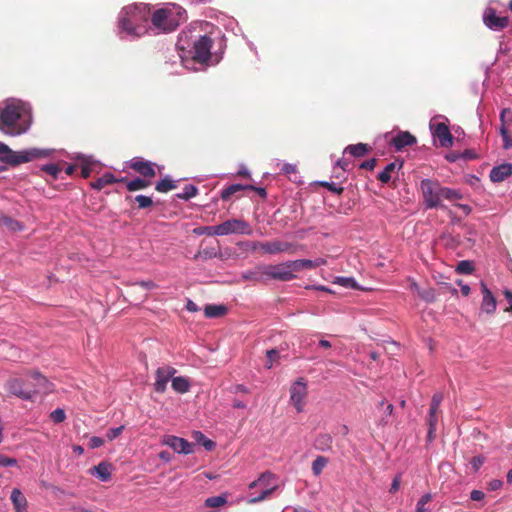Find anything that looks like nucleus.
<instances>
[{
    "label": "nucleus",
    "instance_id": "obj_1",
    "mask_svg": "<svg viewBox=\"0 0 512 512\" xmlns=\"http://www.w3.org/2000/svg\"><path fill=\"white\" fill-rule=\"evenodd\" d=\"M7 391L25 401H34L39 393H48L52 384L37 371H33L22 378H13L6 383Z\"/></svg>",
    "mask_w": 512,
    "mask_h": 512
},
{
    "label": "nucleus",
    "instance_id": "obj_2",
    "mask_svg": "<svg viewBox=\"0 0 512 512\" xmlns=\"http://www.w3.org/2000/svg\"><path fill=\"white\" fill-rule=\"evenodd\" d=\"M31 125V115L20 101H10L0 109V130L10 136L25 133Z\"/></svg>",
    "mask_w": 512,
    "mask_h": 512
},
{
    "label": "nucleus",
    "instance_id": "obj_3",
    "mask_svg": "<svg viewBox=\"0 0 512 512\" xmlns=\"http://www.w3.org/2000/svg\"><path fill=\"white\" fill-rule=\"evenodd\" d=\"M420 191L426 209L445 208L442 201H456L462 199L460 191L442 186L437 180L422 179Z\"/></svg>",
    "mask_w": 512,
    "mask_h": 512
},
{
    "label": "nucleus",
    "instance_id": "obj_4",
    "mask_svg": "<svg viewBox=\"0 0 512 512\" xmlns=\"http://www.w3.org/2000/svg\"><path fill=\"white\" fill-rule=\"evenodd\" d=\"M150 10L146 4H134L122 9L119 16V28L134 37L145 33Z\"/></svg>",
    "mask_w": 512,
    "mask_h": 512
},
{
    "label": "nucleus",
    "instance_id": "obj_5",
    "mask_svg": "<svg viewBox=\"0 0 512 512\" xmlns=\"http://www.w3.org/2000/svg\"><path fill=\"white\" fill-rule=\"evenodd\" d=\"M190 32L182 31L177 47L179 50H188L192 60L198 63H206L211 57V48L213 41L208 35H199L193 37L189 35Z\"/></svg>",
    "mask_w": 512,
    "mask_h": 512
},
{
    "label": "nucleus",
    "instance_id": "obj_6",
    "mask_svg": "<svg viewBox=\"0 0 512 512\" xmlns=\"http://www.w3.org/2000/svg\"><path fill=\"white\" fill-rule=\"evenodd\" d=\"M185 13L182 7L171 4L154 11L151 16V22L158 30L171 32L185 19Z\"/></svg>",
    "mask_w": 512,
    "mask_h": 512
},
{
    "label": "nucleus",
    "instance_id": "obj_7",
    "mask_svg": "<svg viewBox=\"0 0 512 512\" xmlns=\"http://www.w3.org/2000/svg\"><path fill=\"white\" fill-rule=\"evenodd\" d=\"M47 154L43 150L30 149L15 152L3 142H0V161L10 166H17L22 163L30 162L37 158L45 157Z\"/></svg>",
    "mask_w": 512,
    "mask_h": 512
},
{
    "label": "nucleus",
    "instance_id": "obj_8",
    "mask_svg": "<svg viewBox=\"0 0 512 512\" xmlns=\"http://www.w3.org/2000/svg\"><path fill=\"white\" fill-rule=\"evenodd\" d=\"M264 274H266V280L272 279L281 282L291 281L296 278L292 261H286L275 265H264Z\"/></svg>",
    "mask_w": 512,
    "mask_h": 512
},
{
    "label": "nucleus",
    "instance_id": "obj_9",
    "mask_svg": "<svg viewBox=\"0 0 512 512\" xmlns=\"http://www.w3.org/2000/svg\"><path fill=\"white\" fill-rule=\"evenodd\" d=\"M216 236H224L229 234H246L252 233L251 226L241 219H229L219 225H216Z\"/></svg>",
    "mask_w": 512,
    "mask_h": 512
},
{
    "label": "nucleus",
    "instance_id": "obj_10",
    "mask_svg": "<svg viewBox=\"0 0 512 512\" xmlns=\"http://www.w3.org/2000/svg\"><path fill=\"white\" fill-rule=\"evenodd\" d=\"M274 478L273 474L270 472H265L260 475V477L250 483L249 488L253 489L259 487L262 489L261 493L258 496L253 497L249 502L250 503H258L266 498H268L273 491L276 489V486H270V481Z\"/></svg>",
    "mask_w": 512,
    "mask_h": 512
},
{
    "label": "nucleus",
    "instance_id": "obj_11",
    "mask_svg": "<svg viewBox=\"0 0 512 512\" xmlns=\"http://www.w3.org/2000/svg\"><path fill=\"white\" fill-rule=\"evenodd\" d=\"M307 393V384L303 378H299L290 388V402L298 413L304 409Z\"/></svg>",
    "mask_w": 512,
    "mask_h": 512
},
{
    "label": "nucleus",
    "instance_id": "obj_12",
    "mask_svg": "<svg viewBox=\"0 0 512 512\" xmlns=\"http://www.w3.org/2000/svg\"><path fill=\"white\" fill-rule=\"evenodd\" d=\"M176 372L177 370L169 365L157 368L155 372L154 390L157 393H164L167 389L168 382L172 379Z\"/></svg>",
    "mask_w": 512,
    "mask_h": 512
},
{
    "label": "nucleus",
    "instance_id": "obj_13",
    "mask_svg": "<svg viewBox=\"0 0 512 512\" xmlns=\"http://www.w3.org/2000/svg\"><path fill=\"white\" fill-rule=\"evenodd\" d=\"M129 167L136 173L140 174L143 178H146L148 180L156 176V164L151 161L144 160L138 157L133 158L129 162Z\"/></svg>",
    "mask_w": 512,
    "mask_h": 512
},
{
    "label": "nucleus",
    "instance_id": "obj_14",
    "mask_svg": "<svg viewBox=\"0 0 512 512\" xmlns=\"http://www.w3.org/2000/svg\"><path fill=\"white\" fill-rule=\"evenodd\" d=\"M483 22L489 29L498 31L508 26L509 18L497 16L493 8H487L483 14Z\"/></svg>",
    "mask_w": 512,
    "mask_h": 512
},
{
    "label": "nucleus",
    "instance_id": "obj_15",
    "mask_svg": "<svg viewBox=\"0 0 512 512\" xmlns=\"http://www.w3.org/2000/svg\"><path fill=\"white\" fill-rule=\"evenodd\" d=\"M293 245L289 242L273 240L259 244V249L265 254H278L282 252H289Z\"/></svg>",
    "mask_w": 512,
    "mask_h": 512
},
{
    "label": "nucleus",
    "instance_id": "obj_16",
    "mask_svg": "<svg viewBox=\"0 0 512 512\" xmlns=\"http://www.w3.org/2000/svg\"><path fill=\"white\" fill-rule=\"evenodd\" d=\"M164 444L172 448L177 453L190 454L193 452V444L177 436H167L164 439Z\"/></svg>",
    "mask_w": 512,
    "mask_h": 512
},
{
    "label": "nucleus",
    "instance_id": "obj_17",
    "mask_svg": "<svg viewBox=\"0 0 512 512\" xmlns=\"http://www.w3.org/2000/svg\"><path fill=\"white\" fill-rule=\"evenodd\" d=\"M481 292H482V303L481 309L488 314H492L496 311L497 302L492 292L488 289L484 282H481Z\"/></svg>",
    "mask_w": 512,
    "mask_h": 512
},
{
    "label": "nucleus",
    "instance_id": "obj_18",
    "mask_svg": "<svg viewBox=\"0 0 512 512\" xmlns=\"http://www.w3.org/2000/svg\"><path fill=\"white\" fill-rule=\"evenodd\" d=\"M434 135L439 139L442 147H450L453 144V137L445 123H438L434 129Z\"/></svg>",
    "mask_w": 512,
    "mask_h": 512
},
{
    "label": "nucleus",
    "instance_id": "obj_19",
    "mask_svg": "<svg viewBox=\"0 0 512 512\" xmlns=\"http://www.w3.org/2000/svg\"><path fill=\"white\" fill-rule=\"evenodd\" d=\"M512 174V164L504 163L494 167L490 172V179L494 183L504 181Z\"/></svg>",
    "mask_w": 512,
    "mask_h": 512
},
{
    "label": "nucleus",
    "instance_id": "obj_20",
    "mask_svg": "<svg viewBox=\"0 0 512 512\" xmlns=\"http://www.w3.org/2000/svg\"><path fill=\"white\" fill-rule=\"evenodd\" d=\"M392 145L397 150H402L406 146H411L416 143V138L408 131L399 132L391 141Z\"/></svg>",
    "mask_w": 512,
    "mask_h": 512
},
{
    "label": "nucleus",
    "instance_id": "obj_21",
    "mask_svg": "<svg viewBox=\"0 0 512 512\" xmlns=\"http://www.w3.org/2000/svg\"><path fill=\"white\" fill-rule=\"evenodd\" d=\"M241 278L245 281L264 282L266 274H264V265H258L253 270L242 273Z\"/></svg>",
    "mask_w": 512,
    "mask_h": 512
},
{
    "label": "nucleus",
    "instance_id": "obj_22",
    "mask_svg": "<svg viewBox=\"0 0 512 512\" xmlns=\"http://www.w3.org/2000/svg\"><path fill=\"white\" fill-rule=\"evenodd\" d=\"M120 182L126 183V188L130 192L145 189L151 185V181L146 178H135L133 180H127V178L119 179Z\"/></svg>",
    "mask_w": 512,
    "mask_h": 512
},
{
    "label": "nucleus",
    "instance_id": "obj_23",
    "mask_svg": "<svg viewBox=\"0 0 512 512\" xmlns=\"http://www.w3.org/2000/svg\"><path fill=\"white\" fill-rule=\"evenodd\" d=\"M10 498L16 512H26L27 500L18 488L12 490Z\"/></svg>",
    "mask_w": 512,
    "mask_h": 512
},
{
    "label": "nucleus",
    "instance_id": "obj_24",
    "mask_svg": "<svg viewBox=\"0 0 512 512\" xmlns=\"http://www.w3.org/2000/svg\"><path fill=\"white\" fill-rule=\"evenodd\" d=\"M324 263H325V261L322 259H318L315 261L308 260V259H299V260L292 261L294 272L302 271L305 269H313V268H316Z\"/></svg>",
    "mask_w": 512,
    "mask_h": 512
},
{
    "label": "nucleus",
    "instance_id": "obj_25",
    "mask_svg": "<svg viewBox=\"0 0 512 512\" xmlns=\"http://www.w3.org/2000/svg\"><path fill=\"white\" fill-rule=\"evenodd\" d=\"M171 386L175 392L184 394L190 390L191 384L187 377H184V376L174 377L173 376L171 379Z\"/></svg>",
    "mask_w": 512,
    "mask_h": 512
},
{
    "label": "nucleus",
    "instance_id": "obj_26",
    "mask_svg": "<svg viewBox=\"0 0 512 512\" xmlns=\"http://www.w3.org/2000/svg\"><path fill=\"white\" fill-rule=\"evenodd\" d=\"M92 474L99 478L101 481H108L111 477V464L107 462H101L94 466Z\"/></svg>",
    "mask_w": 512,
    "mask_h": 512
},
{
    "label": "nucleus",
    "instance_id": "obj_27",
    "mask_svg": "<svg viewBox=\"0 0 512 512\" xmlns=\"http://www.w3.org/2000/svg\"><path fill=\"white\" fill-rule=\"evenodd\" d=\"M220 254L219 245L217 246H207L201 250H199L194 255V260L202 259V260H209L212 258H216Z\"/></svg>",
    "mask_w": 512,
    "mask_h": 512
},
{
    "label": "nucleus",
    "instance_id": "obj_28",
    "mask_svg": "<svg viewBox=\"0 0 512 512\" xmlns=\"http://www.w3.org/2000/svg\"><path fill=\"white\" fill-rule=\"evenodd\" d=\"M333 438L330 434H319L314 442L315 449L319 451H327L332 447Z\"/></svg>",
    "mask_w": 512,
    "mask_h": 512
},
{
    "label": "nucleus",
    "instance_id": "obj_29",
    "mask_svg": "<svg viewBox=\"0 0 512 512\" xmlns=\"http://www.w3.org/2000/svg\"><path fill=\"white\" fill-rule=\"evenodd\" d=\"M227 313V307L224 305L208 304L204 308V315L207 318L222 317Z\"/></svg>",
    "mask_w": 512,
    "mask_h": 512
},
{
    "label": "nucleus",
    "instance_id": "obj_30",
    "mask_svg": "<svg viewBox=\"0 0 512 512\" xmlns=\"http://www.w3.org/2000/svg\"><path fill=\"white\" fill-rule=\"evenodd\" d=\"M0 225L6 227L9 231L17 232L24 229L23 223L7 215L0 216Z\"/></svg>",
    "mask_w": 512,
    "mask_h": 512
},
{
    "label": "nucleus",
    "instance_id": "obj_31",
    "mask_svg": "<svg viewBox=\"0 0 512 512\" xmlns=\"http://www.w3.org/2000/svg\"><path fill=\"white\" fill-rule=\"evenodd\" d=\"M248 189H254V186L253 185L232 184L221 192V199L224 201H227L235 193L242 191V190H248Z\"/></svg>",
    "mask_w": 512,
    "mask_h": 512
},
{
    "label": "nucleus",
    "instance_id": "obj_32",
    "mask_svg": "<svg viewBox=\"0 0 512 512\" xmlns=\"http://www.w3.org/2000/svg\"><path fill=\"white\" fill-rule=\"evenodd\" d=\"M403 163H397V162H391L389 163L382 172H380L377 176V179L382 183H388L391 180V174L394 172L397 168L400 169L402 167Z\"/></svg>",
    "mask_w": 512,
    "mask_h": 512
},
{
    "label": "nucleus",
    "instance_id": "obj_33",
    "mask_svg": "<svg viewBox=\"0 0 512 512\" xmlns=\"http://www.w3.org/2000/svg\"><path fill=\"white\" fill-rule=\"evenodd\" d=\"M371 151V147L364 143H358L355 145H349L345 148V152L349 153L354 157H363Z\"/></svg>",
    "mask_w": 512,
    "mask_h": 512
},
{
    "label": "nucleus",
    "instance_id": "obj_34",
    "mask_svg": "<svg viewBox=\"0 0 512 512\" xmlns=\"http://www.w3.org/2000/svg\"><path fill=\"white\" fill-rule=\"evenodd\" d=\"M120 182L119 179H116L113 174L105 173L102 177H99L96 181L91 183L92 188L96 190H101L105 186Z\"/></svg>",
    "mask_w": 512,
    "mask_h": 512
},
{
    "label": "nucleus",
    "instance_id": "obj_35",
    "mask_svg": "<svg viewBox=\"0 0 512 512\" xmlns=\"http://www.w3.org/2000/svg\"><path fill=\"white\" fill-rule=\"evenodd\" d=\"M192 438L201 444L207 451H211L215 447V443L208 439L201 431H193Z\"/></svg>",
    "mask_w": 512,
    "mask_h": 512
},
{
    "label": "nucleus",
    "instance_id": "obj_36",
    "mask_svg": "<svg viewBox=\"0 0 512 512\" xmlns=\"http://www.w3.org/2000/svg\"><path fill=\"white\" fill-rule=\"evenodd\" d=\"M176 187L174 181L169 177H165L156 183L155 190L160 193H167Z\"/></svg>",
    "mask_w": 512,
    "mask_h": 512
},
{
    "label": "nucleus",
    "instance_id": "obj_37",
    "mask_svg": "<svg viewBox=\"0 0 512 512\" xmlns=\"http://www.w3.org/2000/svg\"><path fill=\"white\" fill-rule=\"evenodd\" d=\"M327 464H328V458H326L324 456H317L315 458V460L312 462L311 469H312L313 474L315 476H319Z\"/></svg>",
    "mask_w": 512,
    "mask_h": 512
},
{
    "label": "nucleus",
    "instance_id": "obj_38",
    "mask_svg": "<svg viewBox=\"0 0 512 512\" xmlns=\"http://www.w3.org/2000/svg\"><path fill=\"white\" fill-rule=\"evenodd\" d=\"M227 498L224 495L212 496L205 500V506L210 508H219L226 504Z\"/></svg>",
    "mask_w": 512,
    "mask_h": 512
},
{
    "label": "nucleus",
    "instance_id": "obj_39",
    "mask_svg": "<svg viewBox=\"0 0 512 512\" xmlns=\"http://www.w3.org/2000/svg\"><path fill=\"white\" fill-rule=\"evenodd\" d=\"M197 193H198V189L196 186L186 185L183 188V192L178 193L176 196H177V198L182 199V200H189V199L195 197L197 195Z\"/></svg>",
    "mask_w": 512,
    "mask_h": 512
},
{
    "label": "nucleus",
    "instance_id": "obj_40",
    "mask_svg": "<svg viewBox=\"0 0 512 512\" xmlns=\"http://www.w3.org/2000/svg\"><path fill=\"white\" fill-rule=\"evenodd\" d=\"M418 296L428 303L436 301V292L433 288H426L418 290Z\"/></svg>",
    "mask_w": 512,
    "mask_h": 512
},
{
    "label": "nucleus",
    "instance_id": "obj_41",
    "mask_svg": "<svg viewBox=\"0 0 512 512\" xmlns=\"http://www.w3.org/2000/svg\"><path fill=\"white\" fill-rule=\"evenodd\" d=\"M474 271V266L471 261L462 260L457 264L456 272L460 274H471Z\"/></svg>",
    "mask_w": 512,
    "mask_h": 512
},
{
    "label": "nucleus",
    "instance_id": "obj_42",
    "mask_svg": "<svg viewBox=\"0 0 512 512\" xmlns=\"http://www.w3.org/2000/svg\"><path fill=\"white\" fill-rule=\"evenodd\" d=\"M334 283L339 284L345 288H358L356 281L352 277H337Z\"/></svg>",
    "mask_w": 512,
    "mask_h": 512
},
{
    "label": "nucleus",
    "instance_id": "obj_43",
    "mask_svg": "<svg viewBox=\"0 0 512 512\" xmlns=\"http://www.w3.org/2000/svg\"><path fill=\"white\" fill-rule=\"evenodd\" d=\"M134 200H135V202H137L139 209H145V208L151 207L153 205V200L149 196L137 195L134 198Z\"/></svg>",
    "mask_w": 512,
    "mask_h": 512
},
{
    "label": "nucleus",
    "instance_id": "obj_44",
    "mask_svg": "<svg viewBox=\"0 0 512 512\" xmlns=\"http://www.w3.org/2000/svg\"><path fill=\"white\" fill-rule=\"evenodd\" d=\"M432 500V495L430 493L424 494L419 501L417 502L416 512H427L425 505Z\"/></svg>",
    "mask_w": 512,
    "mask_h": 512
},
{
    "label": "nucleus",
    "instance_id": "obj_45",
    "mask_svg": "<svg viewBox=\"0 0 512 512\" xmlns=\"http://www.w3.org/2000/svg\"><path fill=\"white\" fill-rule=\"evenodd\" d=\"M319 185L328 189L329 191L337 194V195H340L343 193L344 191V188L341 187V186H337L335 183L333 182H327V181H321L319 182Z\"/></svg>",
    "mask_w": 512,
    "mask_h": 512
},
{
    "label": "nucleus",
    "instance_id": "obj_46",
    "mask_svg": "<svg viewBox=\"0 0 512 512\" xmlns=\"http://www.w3.org/2000/svg\"><path fill=\"white\" fill-rule=\"evenodd\" d=\"M50 418L54 423H61L65 420L66 415L63 409L57 408L51 412Z\"/></svg>",
    "mask_w": 512,
    "mask_h": 512
},
{
    "label": "nucleus",
    "instance_id": "obj_47",
    "mask_svg": "<svg viewBox=\"0 0 512 512\" xmlns=\"http://www.w3.org/2000/svg\"><path fill=\"white\" fill-rule=\"evenodd\" d=\"M42 170L56 179L61 168L57 164H47L42 167Z\"/></svg>",
    "mask_w": 512,
    "mask_h": 512
},
{
    "label": "nucleus",
    "instance_id": "obj_48",
    "mask_svg": "<svg viewBox=\"0 0 512 512\" xmlns=\"http://www.w3.org/2000/svg\"><path fill=\"white\" fill-rule=\"evenodd\" d=\"M214 231H216V225L215 226H202V227L195 228L193 230V232L197 235L206 234L209 236H214L215 235Z\"/></svg>",
    "mask_w": 512,
    "mask_h": 512
},
{
    "label": "nucleus",
    "instance_id": "obj_49",
    "mask_svg": "<svg viewBox=\"0 0 512 512\" xmlns=\"http://www.w3.org/2000/svg\"><path fill=\"white\" fill-rule=\"evenodd\" d=\"M267 356V368H271L273 363L279 358V351L276 349H271L266 352Z\"/></svg>",
    "mask_w": 512,
    "mask_h": 512
},
{
    "label": "nucleus",
    "instance_id": "obj_50",
    "mask_svg": "<svg viewBox=\"0 0 512 512\" xmlns=\"http://www.w3.org/2000/svg\"><path fill=\"white\" fill-rule=\"evenodd\" d=\"M16 465H17V460L15 458L7 457L3 454H0V466L11 467V466H16Z\"/></svg>",
    "mask_w": 512,
    "mask_h": 512
},
{
    "label": "nucleus",
    "instance_id": "obj_51",
    "mask_svg": "<svg viewBox=\"0 0 512 512\" xmlns=\"http://www.w3.org/2000/svg\"><path fill=\"white\" fill-rule=\"evenodd\" d=\"M124 429V426H119V427H116V428H111L107 431V438L112 441L114 440L115 438H117L123 431Z\"/></svg>",
    "mask_w": 512,
    "mask_h": 512
},
{
    "label": "nucleus",
    "instance_id": "obj_52",
    "mask_svg": "<svg viewBox=\"0 0 512 512\" xmlns=\"http://www.w3.org/2000/svg\"><path fill=\"white\" fill-rule=\"evenodd\" d=\"M484 462L485 458L483 456H475L471 459L470 464L474 471H478Z\"/></svg>",
    "mask_w": 512,
    "mask_h": 512
},
{
    "label": "nucleus",
    "instance_id": "obj_53",
    "mask_svg": "<svg viewBox=\"0 0 512 512\" xmlns=\"http://www.w3.org/2000/svg\"><path fill=\"white\" fill-rule=\"evenodd\" d=\"M438 419L436 414H430L428 416V424H429V434H434L436 430Z\"/></svg>",
    "mask_w": 512,
    "mask_h": 512
},
{
    "label": "nucleus",
    "instance_id": "obj_54",
    "mask_svg": "<svg viewBox=\"0 0 512 512\" xmlns=\"http://www.w3.org/2000/svg\"><path fill=\"white\" fill-rule=\"evenodd\" d=\"M104 444V440L101 437L93 436L89 440V447L91 449H96L101 447Z\"/></svg>",
    "mask_w": 512,
    "mask_h": 512
},
{
    "label": "nucleus",
    "instance_id": "obj_55",
    "mask_svg": "<svg viewBox=\"0 0 512 512\" xmlns=\"http://www.w3.org/2000/svg\"><path fill=\"white\" fill-rule=\"evenodd\" d=\"M377 165V159L372 158L370 160L364 161L361 163L360 168L372 171Z\"/></svg>",
    "mask_w": 512,
    "mask_h": 512
},
{
    "label": "nucleus",
    "instance_id": "obj_56",
    "mask_svg": "<svg viewBox=\"0 0 512 512\" xmlns=\"http://www.w3.org/2000/svg\"><path fill=\"white\" fill-rule=\"evenodd\" d=\"M134 286H139L145 290H152L156 288V284L153 281H141L134 284Z\"/></svg>",
    "mask_w": 512,
    "mask_h": 512
},
{
    "label": "nucleus",
    "instance_id": "obj_57",
    "mask_svg": "<svg viewBox=\"0 0 512 512\" xmlns=\"http://www.w3.org/2000/svg\"><path fill=\"white\" fill-rule=\"evenodd\" d=\"M503 482L498 479H493L490 482H488V490L495 491L502 487Z\"/></svg>",
    "mask_w": 512,
    "mask_h": 512
},
{
    "label": "nucleus",
    "instance_id": "obj_58",
    "mask_svg": "<svg viewBox=\"0 0 512 512\" xmlns=\"http://www.w3.org/2000/svg\"><path fill=\"white\" fill-rule=\"evenodd\" d=\"M91 172H92V169H91V165L89 163H85V164L82 165V167H81V176L84 179L89 178L90 175H91Z\"/></svg>",
    "mask_w": 512,
    "mask_h": 512
},
{
    "label": "nucleus",
    "instance_id": "obj_59",
    "mask_svg": "<svg viewBox=\"0 0 512 512\" xmlns=\"http://www.w3.org/2000/svg\"><path fill=\"white\" fill-rule=\"evenodd\" d=\"M400 483H401L400 475L395 476V478L392 481V484H391L389 492L390 493H395L396 491H398V489L400 487Z\"/></svg>",
    "mask_w": 512,
    "mask_h": 512
},
{
    "label": "nucleus",
    "instance_id": "obj_60",
    "mask_svg": "<svg viewBox=\"0 0 512 512\" xmlns=\"http://www.w3.org/2000/svg\"><path fill=\"white\" fill-rule=\"evenodd\" d=\"M485 497V494L480 490H472L470 493V498L473 501H481Z\"/></svg>",
    "mask_w": 512,
    "mask_h": 512
},
{
    "label": "nucleus",
    "instance_id": "obj_61",
    "mask_svg": "<svg viewBox=\"0 0 512 512\" xmlns=\"http://www.w3.org/2000/svg\"><path fill=\"white\" fill-rule=\"evenodd\" d=\"M442 400H443V395L441 393H435L432 397L431 404L433 406L440 407Z\"/></svg>",
    "mask_w": 512,
    "mask_h": 512
},
{
    "label": "nucleus",
    "instance_id": "obj_62",
    "mask_svg": "<svg viewBox=\"0 0 512 512\" xmlns=\"http://www.w3.org/2000/svg\"><path fill=\"white\" fill-rule=\"evenodd\" d=\"M282 171L285 174L295 173L296 172V166L293 165V164L286 163V164L283 165Z\"/></svg>",
    "mask_w": 512,
    "mask_h": 512
},
{
    "label": "nucleus",
    "instance_id": "obj_63",
    "mask_svg": "<svg viewBox=\"0 0 512 512\" xmlns=\"http://www.w3.org/2000/svg\"><path fill=\"white\" fill-rule=\"evenodd\" d=\"M186 309L189 311V312H197L199 311V307L197 306V304L195 302H193L192 300H188L187 304H186Z\"/></svg>",
    "mask_w": 512,
    "mask_h": 512
},
{
    "label": "nucleus",
    "instance_id": "obj_64",
    "mask_svg": "<svg viewBox=\"0 0 512 512\" xmlns=\"http://www.w3.org/2000/svg\"><path fill=\"white\" fill-rule=\"evenodd\" d=\"M457 284L461 287V293L464 296H468L470 294V287L467 284H462L461 280H459Z\"/></svg>",
    "mask_w": 512,
    "mask_h": 512
}]
</instances>
